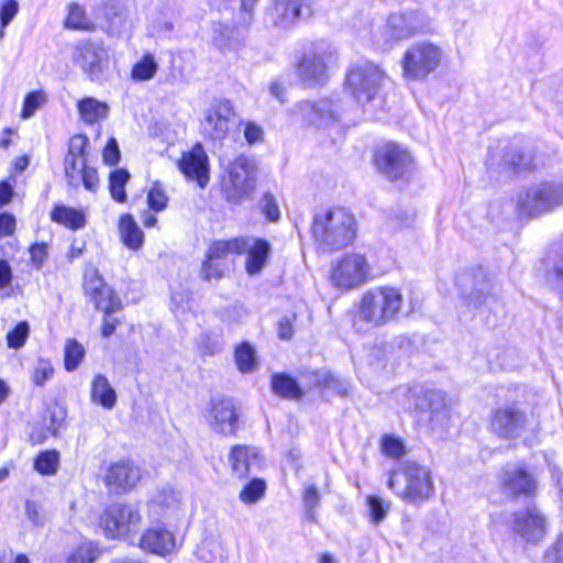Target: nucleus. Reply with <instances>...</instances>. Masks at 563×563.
<instances>
[{
	"instance_id": "17",
	"label": "nucleus",
	"mask_w": 563,
	"mask_h": 563,
	"mask_svg": "<svg viewBox=\"0 0 563 563\" xmlns=\"http://www.w3.org/2000/svg\"><path fill=\"white\" fill-rule=\"evenodd\" d=\"M141 516L130 505L112 504L101 517V526L108 538H115L134 531Z\"/></svg>"
},
{
	"instance_id": "47",
	"label": "nucleus",
	"mask_w": 563,
	"mask_h": 563,
	"mask_svg": "<svg viewBox=\"0 0 563 563\" xmlns=\"http://www.w3.org/2000/svg\"><path fill=\"white\" fill-rule=\"evenodd\" d=\"M258 209L269 222H277L280 218L278 203L271 192H265L260 199Z\"/></svg>"
},
{
	"instance_id": "56",
	"label": "nucleus",
	"mask_w": 563,
	"mask_h": 563,
	"mask_svg": "<svg viewBox=\"0 0 563 563\" xmlns=\"http://www.w3.org/2000/svg\"><path fill=\"white\" fill-rule=\"evenodd\" d=\"M108 286L104 284L102 277L97 272L85 274L84 289L87 296H96L100 294V290Z\"/></svg>"
},
{
	"instance_id": "40",
	"label": "nucleus",
	"mask_w": 563,
	"mask_h": 563,
	"mask_svg": "<svg viewBox=\"0 0 563 563\" xmlns=\"http://www.w3.org/2000/svg\"><path fill=\"white\" fill-rule=\"evenodd\" d=\"M158 69V65L152 54H145L132 68V78L137 81L152 79Z\"/></svg>"
},
{
	"instance_id": "26",
	"label": "nucleus",
	"mask_w": 563,
	"mask_h": 563,
	"mask_svg": "<svg viewBox=\"0 0 563 563\" xmlns=\"http://www.w3.org/2000/svg\"><path fill=\"white\" fill-rule=\"evenodd\" d=\"M229 462L233 473L240 478H245L252 468L258 465V451L256 448L234 445L231 449Z\"/></svg>"
},
{
	"instance_id": "3",
	"label": "nucleus",
	"mask_w": 563,
	"mask_h": 563,
	"mask_svg": "<svg viewBox=\"0 0 563 563\" xmlns=\"http://www.w3.org/2000/svg\"><path fill=\"white\" fill-rule=\"evenodd\" d=\"M387 486L401 499L412 504L426 501L434 495L431 471L412 461H406L398 468L391 470Z\"/></svg>"
},
{
	"instance_id": "7",
	"label": "nucleus",
	"mask_w": 563,
	"mask_h": 563,
	"mask_svg": "<svg viewBox=\"0 0 563 563\" xmlns=\"http://www.w3.org/2000/svg\"><path fill=\"white\" fill-rule=\"evenodd\" d=\"M384 73L371 62L353 65L346 74L345 86L356 102L365 106L378 93Z\"/></svg>"
},
{
	"instance_id": "15",
	"label": "nucleus",
	"mask_w": 563,
	"mask_h": 563,
	"mask_svg": "<svg viewBox=\"0 0 563 563\" xmlns=\"http://www.w3.org/2000/svg\"><path fill=\"white\" fill-rule=\"evenodd\" d=\"M411 163L408 151L396 143H386L375 153L378 170L391 180L402 178L409 172Z\"/></svg>"
},
{
	"instance_id": "36",
	"label": "nucleus",
	"mask_w": 563,
	"mask_h": 563,
	"mask_svg": "<svg viewBox=\"0 0 563 563\" xmlns=\"http://www.w3.org/2000/svg\"><path fill=\"white\" fill-rule=\"evenodd\" d=\"M130 173L125 168H115L109 176V190L112 199L123 203L126 201L125 185L130 180Z\"/></svg>"
},
{
	"instance_id": "29",
	"label": "nucleus",
	"mask_w": 563,
	"mask_h": 563,
	"mask_svg": "<svg viewBox=\"0 0 563 563\" xmlns=\"http://www.w3.org/2000/svg\"><path fill=\"white\" fill-rule=\"evenodd\" d=\"M91 400L104 409H112L117 404V393L104 375L98 374L91 384Z\"/></svg>"
},
{
	"instance_id": "10",
	"label": "nucleus",
	"mask_w": 563,
	"mask_h": 563,
	"mask_svg": "<svg viewBox=\"0 0 563 563\" xmlns=\"http://www.w3.org/2000/svg\"><path fill=\"white\" fill-rule=\"evenodd\" d=\"M456 285L468 307L477 309L490 301L497 303V299L489 294L490 284L487 275L479 266L460 273L456 276Z\"/></svg>"
},
{
	"instance_id": "37",
	"label": "nucleus",
	"mask_w": 563,
	"mask_h": 563,
	"mask_svg": "<svg viewBox=\"0 0 563 563\" xmlns=\"http://www.w3.org/2000/svg\"><path fill=\"white\" fill-rule=\"evenodd\" d=\"M90 299L95 302L96 309L103 311L107 316H111L121 307L119 297L110 287L101 289L100 294L90 297Z\"/></svg>"
},
{
	"instance_id": "31",
	"label": "nucleus",
	"mask_w": 563,
	"mask_h": 563,
	"mask_svg": "<svg viewBox=\"0 0 563 563\" xmlns=\"http://www.w3.org/2000/svg\"><path fill=\"white\" fill-rule=\"evenodd\" d=\"M77 108L81 120L87 124H95L99 120L106 119L109 113L108 104L92 97L79 100Z\"/></svg>"
},
{
	"instance_id": "32",
	"label": "nucleus",
	"mask_w": 563,
	"mask_h": 563,
	"mask_svg": "<svg viewBox=\"0 0 563 563\" xmlns=\"http://www.w3.org/2000/svg\"><path fill=\"white\" fill-rule=\"evenodd\" d=\"M107 32L112 35L120 34L126 24V9L120 0H110L104 7Z\"/></svg>"
},
{
	"instance_id": "42",
	"label": "nucleus",
	"mask_w": 563,
	"mask_h": 563,
	"mask_svg": "<svg viewBox=\"0 0 563 563\" xmlns=\"http://www.w3.org/2000/svg\"><path fill=\"white\" fill-rule=\"evenodd\" d=\"M235 363L240 372L249 373L256 364V355L254 349L246 342L241 343L235 349Z\"/></svg>"
},
{
	"instance_id": "12",
	"label": "nucleus",
	"mask_w": 563,
	"mask_h": 563,
	"mask_svg": "<svg viewBox=\"0 0 563 563\" xmlns=\"http://www.w3.org/2000/svg\"><path fill=\"white\" fill-rule=\"evenodd\" d=\"M512 532L527 543H539L548 531V520L536 506H528L511 514Z\"/></svg>"
},
{
	"instance_id": "28",
	"label": "nucleus",
	"mask_w": 563,
	"mask_h": 563,
	"mask_svg": "<svg viewBox=\"0 0 563 563\" xmlns=\"http://www.w3.org/2000/svg\"><path fill=\"white\" fill-rule=\"evenodd\" d=\"M119 232L122 243L132 251H139L144 244V233L134 218L126 213L119 220Z\"/></svg>"
},
{
	"instance_id": "38",
	"label": "nucleus",
	"mask_w": 563,
	"mask_h": 563,
	"mask_svg": "<svg viewBox=\"0 0 563 563\" xmlns=\"http://www.w3.org/2000/svg\"><path fill=\"white\" fill-rule=\"evenodd\" d=\"M240 238L213 242L207 253V260L222 262L229 254H240Z\"/></svg>"
},
{
	"instance_id": "1",
	"label": "nucleus",
	"mask_w": 563,
	"mask_h": 563,
	"mask_svg": "<svg viewBox=\"0 0 563 563\" xmlns=\"http://www.w3.org/2000/svg\"><path fill=\"white\" fill-rule=\"evenodd\" d=\"M336 65V52L325 42H314L295 56L294 70L299 81L309 88L321 87Z\"/></svg>"
},
{
	"instance_id": "48",
	"label": "nucleus",
	"mask_w": 563,
	"mask_h": 563,
	"mask_svg": "<svg viewBox=\"0 0 563 563\" xmlns=\"http://www.w3.org/2000/svg\"><path fill=\"white\" fill-rule=\"evenodd\" d=\"M146 200L151 210L159 212L166 208L168 197L166 196L162 185L159 183H154L147 192Z\"/></svg>"
},
{
	"instance_id": "35",
	"label": "nucleus",
	"mask_w": 563,
	"mask_h": 563,
	"mask_svg": "<svg viewBox=\"0 0 563 563\" xmlns=\"http://www.w3.org/2000/svg\"><path fill=\"white\" fill-rule=\"evenodd\" d=\"M102 554V549L93 541L81 542L67 558L66 563H93Z\"/></svg>"
},
{
	"instance_id": "19",
	"label": "nucleus",
	"mask_w": 563,
	"mask_h": 563,
	"mask_svg": "<svg viewBox=\"0 0 563 563\" xmlns=\"http://www.w3.org/2000/svg\"><path fill=\"white\" fill-rule=\"evenodd\" d=\"M423 27L422 15L418 11H406L391 13L385 26L387 38L375 40L377 45L385 47L390 41H401L415 35Z\"/></svg>"
},
{
	"instance_id": "30",
	"label": "nucleus",
	"mask_w": 563,
	"mask_h": 563,
	"mask_svg": "<svg viewBox=\"0 0 563 563\" xmlns=\"http://www.w3.org/2000/svg\"><path fill=\"white\" fill-rule=\"evenodd\" d=\"M53 222L63 224L74 231L79 230L86 224V217L81 210L67 207L65 205H56L51 211Z\"/></svg>"
},
{
	"instance_id": "20",
	"label": "nucleus",
	"mask_w": 563,
	"mask_h": 563,
	"mask_svg": "<svg viewBox=\"0 0 563 563\" xmlns=\"http://www.w3.org/2000/svg\"><path fill=\"white\" fill-rule=\"evenodd\" d=\"M207 419L210 428L222 435H234L239 429V415L230 398L213 399Z\"/></svg>"
},
{
	"instance_id": "13",
	"label": "nucleus",
	"mask_w": 563,
	"mask_h": 563,
	"mask_svg": "<svg viewBox=\"0 0 563 563\" xmlns=\"http://www.w3.org/2000/svg\"><path fill=\"white\" fill-rule=\"evenodd\" d=\"M527 423V412L517 402H511L493 411L490 429L498 438L515 440L521 437Z\"/></svg>"
},
{
	"instance_id": "25",
	"label": "nucleus",
	"mask_w": 563,
	"mask_h": 563,
	"mask_svg": "<svg viewBox=\"0 0 563 563\" xmlns=\"http://www.w3.org/2000/svg\"><path fill=\"white\" fill-rule=\"evenodd\" d=\"M416 409L421 415H427L430 422H440L448 417L445 395L441 390H426L417 399Z\"/></svg>"
},
{
	"instance_id": "53",
	"label": "nucleus",
	"mask_w": 563,
	"mask_h": 563,
	"mask_svg": "<svg viewBox=\"0 0 563 563\" xmlns=\"http://www.w3.org/2000/svg\"><path fill=\"white\" fill-rule=\"evenodd\" d=\"M548 282L563 295V253L554 261L547 275Z\"/></svg>"
},
{
	"instance_id": "63",
	"label": "nucleus",
	"mask_w": 563,
	"mask_h": 563,
	"mask_svg": "<svg viewBox=\"0 0 563 563\" xmlns=\"http://www.w3.org/2000/svg\"><path fill=\"white\" fill-rule=\"evenodd\" d=\"M48 421L45 420L47 430L55 435L57 430L62 427L65 419V411L62 408H54L48 410Z\"/></svg>"
},
{
	"instance_id": "64",
	"label": "nucleus",
	"mask_w": 563,
	"mask_h": 563,
	"mask_svg": "<svg viewBox=\"0 0 563 563\" xmlns=\"http://www.w3.org/2000/svg\"><path fill=\"white\" fill-rule=\"evenodd\" d=\"M547 563H563V534H561L555 544L545 554Z\"/></svg>"
},
{
	"instance_id": "4",
	"label": "nucleus",
	"mask_w": 563,
	"mask_h": 563,
	"mask_svg": "<svg viewBox=\"0 0 563 563\" xmlns=\"http://www.w3.org/2000/svg\"><path fill=\"white\" fill-rule=\"evenodd\" d=\"M402 306V296L394 287H376L367 290L361 298L358 312L354 320L357 331L362 327L357 320L364 321L371 327H382L391 322Z\"/></svg>"
},
{
	"instance_id": "46",
	"label": "nucleus",
	"mask_w": 563,
	"mask_h": 563,
	"mask_svg": "<svg viewBox=\"0 0 563 563\" xmlns=\"http://www.w3.org/2000/svg\"><path fill=\"white\" fill-rule=\"evenodd\" d=\"M30 327L26 321L19 322L11 331L7 334V343L10 349L22 347L26 339L29 338Z\"/></svg>"
},
{
	"instance_id": "16",
	"label": "nucleus",
	"mask_w": 563,
	"mask_h": 563,
	"mask_svg": "<svg viewBox=\"0 0 563 563\" xmlns=\"http://www.w3.org/2000/svg\"><path fill=\"white\" fill-rule=\"evenodd\" d=\"M310 14L309 0H273L265 9V21L271 25L287 29Z\"/></svg>"
},
{
	"instance_id": "50",
	"label": "nucleus",
	"mask_w": 563,
	"mask_h": 563,
	"mask_svg": "<svg viewBox=\"0 0 563 563\" xmlns=\"http://www.w3.org/2000/svg\"><path fill=\"white\" fill-rule=\"evenodd\" d=\"M367 506L369 509L372 521L376 525H378L385 519L390 508L389 503L385 501L378 496H368Z\"/></svg>"
},
{
	"instance_id": "33",
	"label": "nucleus",
	"mask_w": 563,
	"mask_h": 563,
	"mask_svg": "<svg viewBox=\"0 0 563 563\" xmlns=\"http://www.w3.org/2000/svg\"><path fill=\"white\" fill-rule=\"evenodd\" d=\"M272 389L282 398L298 400L303 397V391L297 380L285 373L274 374L272 376Z\"/></svg>"
},
{
	"instance_id": "57",
	"label": "nucleus",
	"mask_w": 563,
	"mask_h": 563,
	"mask_svg": "<svg viewBox=\"0 0 563 563\" xmlns=\"http://www.w3.org/2000/svg\"><path fill=\"white\" fill-rule=\"evenodd\" d=\"M80 183H82L84 187L89 191H96L99 185V177L97 169L90 167L85 163L81 165V169L79 173Z\"/></svg>"
},
{
	"instance_id": "45",
	"label": "nucleus",
	"mask_w": 563,
	"mask_h": 563,
	"mask_svg": "<svg viewBox=\"0 0 563 563\" xmlns=\"http://www.w3.org/2000/svg\"><path fill=\"white\" fill-rule=\"evenodd\" d=\"M382 452L391 459H400L406 453V446L400 438L393 434H385L380 440Z\"/></svg>"
},
{
	"instance_id": "2",
	"label": "nucleus",
	"mask_w": 563,
	"mask_h": 563,
	"mask_svg": "<svg viewBox=\"0 0 563 563\" xmlns=\"http://www.w3.org/2000/svg\"><path fill=\"white\" fill-rule=\"evenodd\" d=\"M311 231L321 247L334 251L347 246L354 240L356 222L345 209H330L314 216Z\"/></svg>"
},
{
	"instance_id": "60",
	"label": "nucleus",
	"mask_w": 563,
	"mask_h": 563,
	"mask_svg": "<svg viewBox=\"0 0 563 563\" xmlns=\"http://www.w3.org/2000/svg\"><path fill=\"white\" fill-rule=\"evenodd\" d=\"M224 271V264L219 261L206 260L202 263L201 275L206 280L212 278L219 279L222 277Z\"/></svg>"
},
{
	"instance_id": "58",
	"label": "nucleus",
	"mask_w": 563,
	"mask_h": 563,
	"mask_svg": "<svg viewBox=\"0 0 563 563\" xmlns=\"http://www.w3.org/2000/svg\"><path fill=\"white\" fill-rule=\"evenodd\" d=\"M19 12V3L16 0H4L0 4V24L7 27Z\"/></svg>"
},
{
	"instance_id": "39",
	"label": "nucleus",
	"mask_w": 563,
	"mask_h": 563,
	"mask_svg": "<svg viewBox=\"0 0 563 563\" xmlns=\"http://www.w3.org/2000/svg\"><path fill=\"white\" fill-rule=\"evenodd\" d=\"M59 466V453L56 450L41 452L34 460V468L42 475H54Z\"/></svg>"
},
{
	"instance_id": "8",
	"label": "nucleus",
	"mask_w": 563,
	"mask_h": 563,
	"mask_svg": "<svg viewBox=\"0 0 563 563\" xmlns=\"http://www.w3.org/2000/svg\"><path fill=\"white\" fill-rule=\"evenodd\" d=\"M441 49L429 42H421L407 49L402 59L404 75L410 79H422L440 64Z\"/></svg>"
},
{
	"instance_id": "62",
	"label": "nucleus",
	"mask_w": 563,
	"mask_h": 563,
	"mask_svg": "<svg viewBox=\"0 0 563 563\" xmlns=\"http://www.w3.org/2000/svg\"><path fill=\"white\" fill-rule=\"evenodd\" d=\"M155 501L166 508H176L180 501V496L173 488H164Z\"/></svg>"
},
{
	"instance_id": "41",
	"label": "nucleus",
	"mask_w": 563,
	"mask_h": 563,
	"mask_svg": "<svg viewBox=\"0 0 563 563\" xmlns=\"http://www.w3.org/2000/svg\"><path fill=\"white\" fill-rule=\"evenodd\" d=\"M65 25L73 30L90 31L93 29L92 22L86 16L85 10L73 3L69 5L68 15L65 21Z\"/></svg>"
},
{
	"instance_id": "34",
	"label": "nucleus",
	"mask_w": 563,
	"mask_h": 563,
	"mask_svg": "<svg viewBox=\"0 0 563 563\" xmlns=\"http://www.w3.org/2000/svg\"><path fill=\"white\" fill-rule=\"evenodd\" d=\"M311 382L316 387H321L335 393L339 396H346L350 385L346 380L334 376L325 369L314 371L311 373Z\"/></svg>"
},
{
	"instance_id": "52",
	"label": "nucleus",
	"mask_w": 563,
	"mask_h": 563,
	"mask_svg": "<svg viewBox=\"0 0 563 563\" xmlns=\"http://www.w3.org/2000/svg\"><path fill=\"white\" fill-rule=\"evenodd\" d=\"M504 162L506 165L511 166L515 172L531 168V162L526 159L523 153L518 148H509L504 155Z\"/></svg>"
},
{
	"instance_id": "14",
	"label": "nucleus",
	"mask_w": 563,
	"mask_h": 563,
	"mask_svg": "<svg viewBox=\"0 0 563 563\" xmlns=\"http://www.w3.org/2000/svg\"><path fill=\"white\" fill-rule=\"evenodd\" d=\"M74 63L79 66L91 81H102L108 65V53L99 43L81 41L73 53Z\"/></svg>"
},
{
	"instance_id": "11",
	"label": "nucleus",
	"mask_w": 563,
	"mask_h": 563,
	"mask_svg": "<svg viewBox=\"0 0 563 563\" xmlns=\"http://www.w3.org/2000/svg\"><path fill=\"white\" fill-rule=\"evenodd\" d=\"M499 487L510 498L533 497L538 492V479L522 464H506L498 475Z\"/></svg>"
},
{
	"instance_id": "44",
	"label": "nucleus",
	"mask_w": 563,
	"mask_h": 563,
	"mask_svg": "<svg viewBox=\"0 0 563 563\" xmlns=\"http://www.w3.org/2000/svg\"><path fill=\"white\" fill-rule=\"evenodd\" d=\"M85 355V349L75 339L68 340L65 346V368L75 371Z\"/></svg>"
},
{
	"instance_id": "51",
	"label": "nucleus",
	"mask_w": 563,
	"mask_h": 563,
	"mask_svg": "<svg viewBox=\"0 0 563 563\" xmlns=\"http://www.w3.org/2000/svg\"><path fill=\"white\" fill-rule=\"evenodd\" d=\"M320 497L318 488L314 485L308 486L303 494V505L306 517L309 521L316 520V509L319 506Z\"/></svg>"
},
{
	"instance_id": "61",
	"label": "nucleus",
	"mask_w": 563,
	"mask_h": 563,
	"mask_svg": "<svg viewBox=\"0 0 563 563\" xmlns=\"http://www.w3.org/2000/svg\"><path fill=\"white\" fill-rule=\"evenodd\" d=\"M102 156H103V162L109 166H114L119 163L121 153H120L118 142L114 137H111L108 141V143L103 150Z\"/></svg>"
},
{
	"instance_id": "9",
	"label": "nucleus",
	"mask_w": 563,
	"mask_h": 563,
	"mask_svg": "<svg viewBox=\"0 0 563 563\" xmlns=\"http://www.w3.org/2000/svg\"><path fill=\"white\" fill-rule=\"evenodd\" d=\"M371 267L364 255L351 253L336 262L331 271L332 284L342 289L360 287L367 282Z\"/></svg>"
},
{
	"instance_id": "55",
	"label": "nucleus",
	"mask_w": 563,
	"mask_h": 563,
	"mask_svg": "<svg viewBox=\"0 0 563 563\" xmlns=\"http://www.w3.org/2000/svg\"><path fill=\"white\" fill-rule=\"evenodd\" d=\"M89 144V140L87 136L78 134L70 139L68 146V155L81 158V165L87 163L86 159V148Z\"/></svg>"
},
{
	"instance_id": "24",
	"label": "nucleus",
	"mask_w": 563,
	"mask_h": 563,
	"mask_svg": "<svg viewBox=\"0 0 563 563\" xmlns=\"http://www.w3.org/2000/svg\"><path fill=\"white\" fill-rule=\"evenodd\" d=\"M303 111L310 112L308 119L311 124L317 126H329L339 121L341 117V99L339 97L320 99L317 102L307 103Z\"/></svg>"
},
{
	"instance_id": "21",
	"label": "nucleus",
	"mask_w": 563,
	"mask_h": 563,
	"mask_svg": "<svg viewBox=\"0 0 563 563\" xmlns=\"http://www.w3.org/2000/svg\"><path fill=\"white\" fill-rule=\"evenodd\" d=\"M141 479V470L130 461L112 463L106 474L104 484L115 494L131 490Z\"/></svg>"
},
{
	"instance_id": "49",
	"label": "nucleus",
	"mask_w": 563,
	"mask_h": 563,
	"mask_svg": "<svg viewBox=\"0 0 563 563\" xmlns=\"http://www.w3.org/2000/svg\"><path fill=\"white\" fill-rule=\"evenodd\" d=\"M64 168L68 185L77 188L80 185L79 173L81 169V158L66 154Z\"/></svg>"
},
{
	"instance_id": "27",
	"label": "nucleus",
	"mask_w": 563,
	"mask_h": 563,
	"mask_svg": "<svg viewBox=\"0 0 563 563\" xmlns=\"http://www.w3.org/2000/svg\"><path fill=\"white\" fill-rule=\"evenodd\" d=\"M141 547L144 550L164 555L172 552L175 548V538L174 534L165 528H151L142 536Z\"/></svg>"
},
{
	"instance_id": "59",
	"label": "nucleus",
	"mask_w": 563,
	"mask_h": 563,
	"mask_svg": "<svg viewBox=\"0 0 563 563\" xmlns=\"http://www.w3.org/2000/svg\"><path fill=\"white\" fill-rule=\"evenodd\" d=\"M54 368L48 361L41 360L32 374V380L36 386H43L53 375Z\"/></svg>"
},
{
	"instance_id": "18",
	"label": "nucleus",
	"mask_w": 563,
	"mask_h": 563,
	"mask_svg": "<svg viewBox=\"0 0 563 563\" xmlns=\"http://www.w3.org/2000/svg\"><path fill=\"white\" fill-rule=\"evenodd\" d=\"M234 115L233 106L225 98H214L205 111L201 122L203 133L211 140H223L229 132V122Z\"/></svg>"
},
{
	"instance_id": "23",
	"label": "nucleus",
	"mask_w": 563,
	"mask_h": 563,
	"mask_svg": "<svg viewBox=\"0 0 563 563\" xmlns=\"http://www.w3.org/2000/svg\"><path fill=\"white\" fill-rule=\"evenodd\" d=\"M238 244H240V254H246L245 269L247 274H258L269 256V242L253 236H241Z\"/></svg>"
},
{
	"instance_id": "5",
	"label": "nucleus",
	"mask_w": 563,
	"mask_h": 563,
	"mask_svg": "<svg viewBox=\"0 0 563 563\" xmlns=\"http://www.w3.org/2000/svg\"><path fill=\"white\" fill-rule=\"evenodd\" d=\"M256 163L244 155H239L225 168L222 189L230 203L239 205L251 197L256 187Z\"/></svg>"
},
{
	"instance_id": "22",
	"label": "nucleus",
	"mask_w": 563,
	"mask_h": 563,
	"mask_svg": "<svg viewBox=\"0 0 563 563\" xmlns=\"http://www.w3.org/2000/svg\"><path fill=\"white\" fill-rule=\"evenodd\" d=\"M178 167L188 179L196 180L200 188L209 183V159L201 144H196L184 154Z\"/></svg>"
},
{
	"instance_id": "43",
	"label": "nucleus",
	"mask_w": 563,
	"mask_h": 563,
	"mask_svg": "<svg viewBox=\"0 0 563 563\" xmlns=\"http://www.w3.org/2000/svg\"><path fill=\"white\" fill-rule=\"evenodd\" d=\"M266 483L261 478H253L240 492V499L244 504H254L258 501L265 494Z\"/></svg>"
},
{
	"instance_id": "6",
	"label": "nucleus",
	"mask_w": 563,
	"mask_h": 563,
	"mask_svg": "<svg viewBox=\"0 0 563 563\" xmlns=\"http://www.w3.org/2000/svg\"><path fill=\"white\" fill-rule=\"evenodd\" d=\"M563 206V184L542 181L530 186L518 197L520 214L536 217Z\"/></svg>"
},
{
	"instance_id": "54",
	"label": "nucleus",
	"mask_w": 563,
	"mask_h": 563,
	"mask_svg": "<svg viewBox=\"0 0 563 563\" xmlns=\"http://www.w3.org/2000/svg\"><path fill=\"white\" fill-rule=\"evenodd\" d=\"M43 102H45V96L41 91L27 93L23 102L22 117L31 118Z\"/></svg>"
}]
</instances>
